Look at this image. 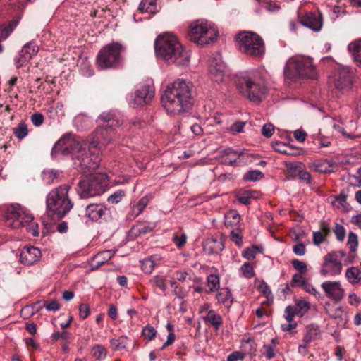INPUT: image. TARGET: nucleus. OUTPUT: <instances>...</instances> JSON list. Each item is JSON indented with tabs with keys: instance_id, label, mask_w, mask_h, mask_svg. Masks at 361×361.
I'll use <instances>...</instances> for the list:
<instances>
[{
	"instance_id": "nucleus-1",
	"label": "nucleus",
	"mask_w": 361,
	"mask_h": 361,
	"mask_svg": "<svg viewBox=\"0 0 361 361\" xmlns=\"http://www.w3.org/2000/svg\"><path fill=\"white\" fill-rule=\"evenodd\" d=\"M53 150L63 155L71 154L75 166L83 173L94 171L100 164L99 149L72 133L64 135L55 144Z\"/></svg>"
},
{
	"instance_id": "nucleus-2",
	"label": "nucleus",
	"mask_w": 361,
	"mask_h": 361,
	"mask_svg": "<svg viewBox=\"0 0 361 361\" xmlns=\"http://www.w3.org/2000/svg\"><path fill=\"white\" fill-rule=\"evenodd\" d=\"M193 85L190 82L178 79L169 84L161 97L164 109L168 114H180L189 111L195 102Z\"/></svg>"
},
{
	"instance_id": "nucleus-3",
	"label": "nucleus",
	"mask_w": 361,
	"mask_h": 361,
	"mask_svg": "<svg viewBox=\"0 0 361 361\" xmlns=\"http://www.w3.org/2000/svg\"><path fill=\"white\" fill-rule=\"evenodd\" d=\"M154 47L157 56L168 63L184 66L189 62V51L183 47L178 37L171 32L158 35Z\"/></svg>"
},
{
	"instance_id": "nucleus-4",
	"label": "nucleus",
	"mask_w": 361,
	"mask_h": 361,
	"mask_svg": "<svg viewBox=\"0 0 361 361\" xmlns=\"http://www.w3.org/2000/svg\"><path fill=\"white\" fill-rule=\"evenodd\" d=\"M70 189L69 184H63L49 192L46 199V206L49 216L61 219L71 210L73 202L68 196Z\"/></svg>"
},
{
	"instance_id": "nucleus-5",
	"label": "nucleus",
	"mask_w": 361,
	"mask_h": 361,
	"mask_svg": "<svg viewBox=\"0 0 361 361\" xmlns=\"http://www.w3.org/2000/svg\"><path fill=\"white\" fill-rule=\"evenodd\" d=\"M284 75L291 80L302 78L315 79L317 72L312 58L297 55L288 60L284 68Z\"/></svg>"
},
{
	"instance_id": "nucleus-6",
	"label": "nucleus",
	"mask_w": 361,
	"mask_h": 361,
	"mask_svg": "<svg viewBox=\"0 0 361 361\" xmlns=\"http://www.w3.org/2000/svg\"><path fill=\"white\" fill-rule=\"evenodd\" d=\"M236 46L239 51L253 59H262L265 54V43L257 33L243 31L235 36Z\"/></svg>"
},
{
	"instance_id": "nucleus-7",
	"label": "nucleus",
	"mask_w": 361,
	"mask_h": 361,
	"mask_svg": "<svg viewBox=\"0 0 361 361\" xmlns=\"http://www.w3.org/2000/svg\"><path fill=\"white\" fill-rule=\"evenodd\" d=\"M187 37L190 42L200 46L214 43L219 37L218 30L207 20L199 19L190 23Z\"/></svg>"
},
{
	"instance_id": "nucleus-8",
	"label": "nucleus",
	"mask_w": 361,
	"mask_h": 361,
	"mask_svg": "<svg viewBox=\"0 0 361 361\" xmlns=\"http://www.w3.org/2000/svg\"><path fill=\"white\" fill-rule=\"evenodd\" d=\"M102 126L98 127L94 133L91 145L97 147L98 145H106L115 137L114 128L121 124L118 116L112 112H103L98 118Z\"/></svg>"
},
{
	"instance_id": "nucleus-9",
	"label": "nucleus",
	"mask_w": 361,
	"mask_h": 361,
	"mask_svg": "<svg viewBox=\"0 0 361 361\" xmlns=\"http://www.w3.org/2000/svg\"><path fill=\"white\" fill-rule=\"evenodd\" d=\"M33 219L32 215L19 204H14L9 207L6 214V223L8 226L18 229L32 224V228L27 229L33 236H37L39 235L38 225L35 224V228H34Z\"/></svg>"
},
{
	"instance_id": "nucleus-10",
	"label": "nucleus",
	"mask_w": 361,
	"mask_h": 361,
	"mask_svg": "<svg viewBox=\"0 0 361 361\" xmlns=\"http://www.w3.org/2000/svg\"><path fill=\"white\" fill-rule=\"evenodd\" d=\"M235 83L242 95L255 103L261 102L267 92L264 86L255 82L246 73L236 75Z\"/></svg>"
},
{
	"instance_id": "nucleus-11",
	"label": "nucleus",
	"mask_w": 361,
	"mask_h": 361,
	"mask_svg": "<svg viewBox=\"0 0 361 361\" xmlns=\"http://www.w3.org/2000/svg\"><path fill=\"white\" fill-rule=\"evenodd\" d=\"M107 186L106 176L99 173L80 180L76 188L77 192L82 199L102 194Z\"/></svg>"
},
{
	"instance_id": "nucleus-12",
	"label": "nucleus",
	"mask_w": 361,
	"mask_h": 361,
	"mask_svg": "<svg viewBox=\"0 0 361 361\" xmlns=\"http://www.w3.org/2000/svg\"><path fill=\"white\" fill-rule=\"evenodd\" d=\"M123 47L118 42H111L104 46L97 56V64L102 69L116 68L122 61Z\"/></svg>"
},
{
	"instance_id": "nucleus-13",
	"label": "nucleus",
	"mask_w": 361,
	"mask_h": 361,
	"mask_svg": "<svg viewBox=\"0 0 361 361\" xmlns=\"http://www.w3.org/2000/svg\"><path fill=\"white\" fill-rule=\"evenodd\" d=\"M353 71L349 66L338 68L334 75V86L341 91L350 89L353 84Z\"/></svg>"
},
{
	"instance_id": "nucleus-14",
	"label": "nucleus",
	"mask_w": 361,
	"mask_h": 361,
	"mask_svg": "<svg viewBox=\"0 0 361 361\" xmlns=\"http://www.w3.org/2000/svg\"><path fill=\"white\" fill-rule=\"evenodd\" d=\"M154 97V88L149 85H144L135 92V97L131 101V104L134 107L142 106L150 102Z\"/></svg>"
},
{
	"instance_id": "nucleus-15",
	"label": "nucleus",
	"mask_w": 361,
	"mask_h": 361,
	"mask_svg": "<svg viewBox=\"0 0 361 361\" xmlns=\"http://www.w3.org/2000/svg\"><path fill=\"white\" fill-rule=\"evenodd\" d=\"M39 49V47L32 42L24 45L15 61L17 68L26 65L38 53Z\"/></svg>"
},
{
	"instance_id": "nucleus-16",
	"label": "nucleus",
	"mask_w": 361,
	"mask_h": 361,
	"mask_svg": "<svg viewBox=\"0 0 361 361\" xmlns=\"http://www.w3.org/2000/svg\"><path fill=\"white\" fill-rule=\"evenodd\" d=\"M42 257L41 250L34 246H25L20 254V261L22 264L30 266L38 262Z\"/></svg>"
},
{
	"instance_id": "nucleus-17",
	"label": "nucleus",
	"mask_w": 361,
	"mask_h": 361,
	"mask_svg": "<svg viewBox=\"0 0 361 361\" xmlns=\"http://www.w3.org/2000/svg\"><path fill=\"white\" fill-rule=\"evenodd\" d=\"M322 288L326 295L336 302L340 301L344 296V290L338 281H325Z\"/></svg>"
},
{
	"instance_id": "nucleus-18",
	"label": "nucleus",
	"mask_w": 361,
	"mask_h": 361,
	"mask_svg": "<svg viewBox=\"0 0 361 361\" xmlns=\"http://www.w3.org/2000/svg\"><path fill=\"white\" fill-rule=\"evenodd\" d=\"M300 23L313 31L318 32L322 27V14L313 12L306 13L301 17Z\"/></svg>"
},
{
	"instance_id": "nucleus-19",
	"label": "nucleus",
	"mask_w": 361,
	"mask_h": 361,
	"mask_svg": "<svg viewBox=\"0 0 361 361\" xmlns=\"http://www.w3.org/2000/svg\"><path fill=\"white\" fill-rule=\"evenodd\" d=\"M107 211L102 204H90L85 208V216L92 221H97L106 215Z\"/></svg>"
},
{
	"instance_id": "nucleus-20",
	"label": "nucleus",
	"mask_w": 361,
	"mask_h": 361,
	"mask_svg": "<svg viewBox=\"0 0 361 361\" xmlns=\"http://www.w3.org/2000/svg\"><path fill=\"white\" fill-rule=\"evenodd\" d=\"M225 65L222 62H217L216 60H211L209 62V70L213 76L212 80L216 82L223 80L225 73Z\"/></svg>"
},
{
	"instance_id": "nucleus-21",
	"label": "nucleus",
	"mask_w": 361,
	"mask_h": 361,
	"mask_svg": "<svg viewBox=\"0 0 361 361\" xmlns=\"http://www.w3.org/2000/svg\"><path fill=\"white\" fill-rule=\"evenodd\" d=\"M156 226V222L138 221L136 225L131 228L130 232L136 236L146 235L152 232Z\"/></svg>"
},
{
	"instance_id": "nucleus-22",
	"label": "nucleus",
	"mask_w": 361,
	"mask_h": 361,
	"mask_svg": "<svg viewBox=\"0 0 361 361\" xmlns=\"http://www.w3.org/2000/svg\"><path fill=\"white\" fill-rule=\"evenodd\" d=\"M224 248L222 240L216 238L207 239L204 244V250L209 255L218 254Z\"/></svg>"
},
{
	"instance_id": "nucleus-23",
	"label": "nucleus",
	"mask_w": 361,
	"mask_h": 361,
	"mask_svg": "<svg viewBox=\"0 0 361 361\" xmlns=\"http://www.w3.org/2000/svg\"><path fill=\"white\" fill-rule=\"evenodd\" d=\"M221 153L220 162L223 164L231 166L234 165L238 159L243 154L241 152H238L230 148L224 149Z\"/></svg>"
},
{
	"instance_id": "nucleus-24",
	"label": "nucleus",
	"mask_w": 361,
	"mask_h": 361,
	"mask_svg": "<svg viewBox=\"0 0 361 361\" xmlns=\"http://www.w3.org/2000/svg\"><path fill=\"white\" fill-rule=\"evenodd\" d=\"M114 254L115 252L111 250H104L97 253L92 259L95 262V265L92 266V269H98L99 267L102 266L105 262L111 259Z\"/></svg>"
},
{
	"instance_id": "nucleus-25",
	"label": "nucleus",
	"mask_w": 361,
	"mask_h": 361,
	"mask_svg": "<svg viewBox=\"0 0 361 361\" xmlns=\"http://www.w3.org/2000/svg\"><path fill=\"white\" fill-rule=\"evenodd\" d=\"M342 270V264L339 261H334V263H324V267L321 270L323 276H334L339 274Z\"/></svg>"
},
{
	"instance_id": "nucleus-26",
	"label": "nucleus",
	"mask_w": 361,
	"mask_h": 361,
	"mask_svg": "<svg viewBox=\"0 0 361 361\" xmlns=\"http://www.w3.org/2000/svg\"><path fill=\"white\" fill-rule=\"evenodd\" d=\"M216 298L218 302L224 304L226 307L230 306L233 301L232 294L228 288H219Z\"/></svg>"
},
{
	"instance_id": "nucleus-27",
	"label": "nucleus",
	"mask_w": 361,
	"mask_h": 361,
	"mask_svg": "<svg viewBox=\"0 0 361 361\" xmlns=\"http://www.w3.org/2000/svg\"><path fill=\"white\" fill-rule=\"evenodd\" d=\"M348 50L353 54L357 65L361 67V39L351 42L348 45Z\"/></svg>"
},
{
	"instance_id": "nucleus-28",
	"label": "nucleus",
	"mask_w": 361,
	"mask_h": 361,
	"mask_svg": "<svg viewBox=\"0 0 361 361\" xmlns=\"http://www.w3.org/2000/svg\"><path fill=\"white\" fill-rule=\"evenodd\" d=\"M345 276L352 284L358 283L361 281V272L358 268L355 267L347 269Z\"/></svg>"
},
{
	"instance_id": "nucleus-29",
	"label": "nucleus",
	"mask_w": 361,
	"mask_h": 361,
	"mask_svg": "<svg viewBox=\"0 0 361 361\" xmlns=\"http://www.w3.org/2000/svg\"><path fill=\"white\" fill-rule=\"evenodd\" d=\"M240 219V215L236 210H229L225 214L224 224L226 226L237 225Z\"/></svg>"
},
{
	"instance_id": "nucleus-30",
	"label": "nucleus",
	"mask_w": 361,
	"mask_h": 361,
	"mask_svg": "<svg viewBox=\"0 0 361 361\" xmlns=\"http://www.w3.org/2000/svg\"><path fill=\"white\" fill-rule=\"evenodd\" d=\"M157 0H142L139 5V11L141 13H154L157 10Z\"/></svg>"
},
{
	"instance_id": "nucleus-31",
	"label": "nucleus",
	"mask_w": 361,
	"mask_h": 361,
	"mask_svg": "<svg viewBox=\"0 0 361 361\" xmlns=\"http://www.w3.org/2000/svg\"><path fill=\"white\" fill-rule=\"evenodd\" d=\"M59 176V171L56 170H45L42 172V180L44 183L49 185L57 181Z\"/></svg>"
},
{
	"instance_id": "nucleus-32",
	"label": "nucleus",
	"mask_w": 361,
	"mask_h": 361,
	"mask_svg": "<svg viewBox=\"0 0 361 361\" xmlns=\"http://www.w3.org/2000/svg\"><path fill=\"white\" fill-rule=\"evenodd\" d=\"M285 164L288 175L292 177L298 176L300 170L304 168V165L301 162H286Z\"/></svg>"
},
{
	"instance_id": "nucleus-33",
	"label": "nucleus",
	"mask_w": 361,
	"mask_h": 361,
	"mask_svg": "<svg viewBox=\"0 0 361 361\" xmlns=\"http://www.w3.org/2000/svg\"><path fill=\"white\" fill-rule=\"evenodd\" d=\"M150 198L147 195L142 197L133 207V217L138 216L146 208L149 202Z\"/></svg>"
},
{
	"instance_id": "nucleus-34",
	"label": "nucleus",
	"mask_w": 361,
	"mask_h": 361,
	"mask_svg": "<svg viewBox=\"0 0 361 361\" xmlns=\"http://www.w3.org/2000/svg\"><path fill=\"white\" fill-rule=\"evenodd\" d=\"M316 171L319 173H331L333 171V166L329 161H319L314 164Z\"/></svg>"
},
{
	"instance_id": "nucleus-35",
	"label": "nucleus",
	"mask_w": 361,
	"mask_h": 361,
	"mask_svg": "<svg viewBox=\"0 0 361 361\" xmlns=\"http://www.w3.org/2000/svg\"><path fill=\"white\" fill-rule=\"evenodd\" d=\"M205 320L209 322L216 328H218L222 324V319L221 316L215 312L214 310H209L205 317Z\"/></svg>"
},
{
	"instance_id": "nucleus-36",
	"label": "nucleus",
	"mask_w": 361,
	"mask_h": 361,
	"mask_svg": "<svg viewBox=\"0 0 361 361\" xmlns=\"http://www.w3.org/2000/svg\"><path fill=\"white\" fill-rule=\"evenodd\" d=\"M207 286L211 292L216 291L219 289L220 280L216 274H209L207 276Z\"/></svg>"
},
{
	"instance_id": "nucleus-37",
	"label": "nucleus",
	"mask_w": 361,
	"mask_h": 361,
	"mask_svg": "<svg viewBox=\"0 0 361 361\" xmlns=\"http://www.w3.org/2000/svg\"><path fill=\"white\" fill-rule=\"evenodd\" d=\"M13 134L19 140H22L28 134L27 124L24 122L20 123L18 126L13 129Z\"/></svg>"
},
{
	"instance_id": "nucleus-38",
	"label": "nucleus",
	"mask_w": 361,
	"mask_h": 361,
	"mask_svg": "<svg viewBox=\"0 0 361 361\" xmlns=\"http://www.w3.org/2000/svg\"><path fill=\"white\" fill-rule=\"evenodd\" d=\"M347 197L348 196L345 192L344 191H341L338 195H331L329 197V199L333 200L331 202L333 206L339 208L346 202Z\"/></svg>"
},
{
	"instance_id": "nucleus-39",
	"label": "nucleus",
	"mask_w": 361,
	"mask_h": 361,
	"mask_svg": "<svg viewBox=\"0 0 361 361\" xmlns=\"http://www.w3.org/2000/svg\"><path fill=\"white\" fill-rule=\"evenodd\" d=\"M255 192L252 190L245 191L243 193L237 195V200L240 204L249 205L251 203V198L255 197L254 194Z\"/></svg>"
},
{
	"instance_id": "nucleus-40",
	"label": "nucleus",
	"mask_w": 361,
	"mask_h": 361,
	"mask_svg": "<svg viewBox=\"0 0 361 361\" xmlns=\"http://www.w3.org/2000/svg\"><path fill=\"white\" fill-rule=\"evenodd\" d=\"M264 177L263 173L258 170H253L247 172L244 176V180L247 181H256Z\"/></svg>"
},
{
	"instance_id": "nucleus-41",
	"label": "nucleus",
	"mask_w": 361,
	"mask_h": 361,
	"mask_svg": "<svg viewBox=\"0 0 361 361\" xmlns=\"http://www.w3.org/2000/svg\"><path fill=\"white\" fill-rule=\"evenodd\" d=\"M320 334L319 328L317 325L310 324L306 328L305 338H314Z\"/></svg>"
},
{
	"instance_id": "nucleus-42",
	"label": "nucleus",
	"mask_w": 361,
	"mask_h": 361,
	"mask_svg": "<svg viewBox=\"0 0 361 361\" xmlns=\"http://www.w3.org/2000/svg\"><path fill=\"white\" fill-rule=\"evenodd\" d=\"M307 282L303 277V274L295 273L293 276L290 285L292 287H303Z\"/></svg>"
},
{
	"instance_id": "nucleus-43",
	"label": "nucleus",
	"mask_w": 361,
	"mask_h": 361,
	"mask_svg": "<svg viewBox=\"0 0 361 361\" xmlns=\"http://www.w3.org/2000/svg\"><path fill=\"white\" fill-rule=\"evenodd\" d=\"M296 310L297 315L302 317L310 309V305L307 302L300 300L295 306H293Z\"/></svg>"
},
{
	"instance_id": "nucleus-44",
	"label": "nucleus",
	"mask_w": 361,
	"mask_h": 361,
	"mask_svg": "<svg viewBox=\"0 0 361 361\" xmlns=\"http://www.w3.org/2000/svg\"><path fill=\"white\" fill-rule=\"evenodd\" d=\"M92 355L98 360H102L106 357V350L102 345H96L92 348Z\"/></svg>"
},
{
	"instance_id": "nucleus-45",
	"label": "nucleus",
	"mask_w": 361,
	"mask_h": 361,
	"mask_svg": "<svg viewBox=\"0 0 361 361\" xmlns=\"http://www.w3.org/2000/svg\"><path fill=\"white\" fill-rule=\"evenodd\" d=\"M259 251V248L256 245H252L250 247L246 248L243 252V257L247 260H251L255 258L256 253Z\"/></svg>"
},
{
	"instance_id": "nucleus-46",
	"label": "nucleus",
	"mask_w": 361,
	"mask_h": 361,
	"mask_svg": "<svg viewBox=\"0 0 361 361\" xmlns=\"http://www.w3.org/2000/svg\"><path fill=\"white\" fill-rule=\"evenodd\" d=\"M125 195L124 190H118L108 197L107 201L112 204H117L121 201Z\"/></svg>"
},
{
	"instance_id": "nucleus-47",
	"label": "nucleus",
	"mask_w": 361,
	"mask_h": 361,
	"mask_svg": "<svg viewBox=\"0 0 361 361\" xmlns=\"http://www.w3.org/2000/svg\"><path fill=\"white\" fill-rule=\"evenodd\" d=\"M143 126V122L139 118H135L125 123L124 127L128 130L134 131L136 129H140Z\"/></svg>"
},
{
	"instance_id": "nucleus-48",
	"label": "nucleus",
	"mask_w": 361,
	"mask_h": 361,
	"mask_svg": "<svg viewBox=\"0 0 361 361\" xmlns=\"http://www.w3.org/2000/svg\"><path fill=\"white\" fill-rule=\"evenodd\" d=\"M293 268L298 271V274H305L307 272V264L299 259H293L292 261Z\"/></svg>"
},
{
	"instance_id": "nucleus-49",
	"label": "nucleus",
	"mask_w": 361,
	"mask_h": 361,
	"mask_svg": "<svg viewBox=\"0 0 361 361\" xmlns=\"http://www.w3.org/2000/svg\"><path fill=\"white\" fill-rule=\"evenodd\" d=\"M348 245L350 247V251L354 252L356 251L358 246L357 236L353 232H350L348 239Z\"/></svg>"
},
{
	"instance_id": "nucleus-50",
	"label": "nucleus",
	"mask_w": 361,
	"mask_h": 361,
	"mask_svg": "<svg viewBox=\"0 0 361 361\" xmlns=\"http://www.w3.org/2000/svg\"><path fill=\"white\" fill-rule=\"evenodd\" d=\"M151 284L158 287L162 291H165L166 289V280L164 277L160 276H156L149 281Z\"/></svg>"
},
{
	"instance_id": "nucleus-51",
	"label": "nucleus",
	"mask_w": 361,
	"mask_h": 361,
	"mask_svg": "<svg viewBox=\"0 0 361 361\" xmlns=\"http://www.w3.org/2000/svg\"><path fill=\"white\" fill-rule=\"evenodd\" d=\"M243 276L247 279H251L255 276L253 267L250 263H245L240 268Z\"/></svg>"
},
{
	"instance_id": "nucleus-52",
	"label": "nucleus",
	"mask_w": 361,
	"mask_h": 361,
	"mask_svg": "<svg viewBox=\"0 0 361 361\" xmlns=\"http://www.w3.org/2000/svg\"><path fill=\"white\" fill-rule=\"evenodd\" d=\"M231 239L238 246H241L243 244V235L241 234V230L237 228L231 231Z\"/></svg>"
},
{
	"instance_id": "nucleus-53",
	"label": "nucleus",
	"mask_w": 361,
	"mask_h": 361,
	"mask_svg": "<svg viewBox=\"0 0 361 361\" xmlns=\"http://www.w3.org/2000/svg\"><path fill=\"white\" fill-rule=\"evenodd\" d=\"M333 231L338 240L343 241L344 240L345 236V230L343 226L339 224H336Z\"/></svg>"
},
{
	"instance_id": "nucleus-54",
	"label": "nucleus",
	"mask_w": 361,
	"mask_h": 361,
	"mask_svg": "<svg viewBox=\"0 0 361 361\" xmlns=\"http://www.w3.org/2000/svg\"><path fill=\"white\" fill-rule=\"evenodd\" d=\"M154 267V262L151 259H147L141 262L142 270L146 273L149 274L152 271Z\"/></svg>"
},
{
	"instance_id": "nucleus-55",
	"label": "nucleus",
	"mask_w": 361,
	"mask_h": 361,
	"mask_svg": "<svg viewBox=\"0 0 361 361\" xmlns=\"http://www.w3.org/2000/svg\"><path fill=\"white\" fill-rule=\"evenodd\" d=\"M43 306L46 308V310L49 311H57L60 309V304L56 300H52L50 301L44 300Z\"/></svg>"
},
{
	"instance_id": "nucleus-56",
	"label": "nucleus",
	"mask_w": 361,
	"mask_h": 361,
	"mask_svg": "<svg viewBox=\"0 0 361 361\" xmlns=\"http://www.w3.org/2000/svg\"><path fill=\"white\" fill-rule=\"evenodd\" d=\"M186 239H187V237L185 233H183L180 235L175 234L173 236L172 240L178 248H180L185 245Z\"/></svg>"
},
{
	"instance_id": "nucleus-57",
	"label": "nucleus",
	"mask_w": 361,
	"mask_h": 361,
	"mask_svg": "<svg viewBox=\"0 0 361 361\" xmlns=\"http://www.w3.org/2000/svg\"><path fill=\"white\" fill-rule=\"evenodd\" d=\"M274 131V126L271 123H265L262 129V134L269 138L271 137L273 135V133Z\"/></svg>"
},
{
	"instance_id": "nucleus-58",
	"label": "nucleus",
	"mask_w": 361,
	"mask_h": 361,
	"mask_svg": "<svg viewBox=\"0 0 361 361\" xmlns=\"http://www.w3.org/2000/svg\"><path fill=\"white\" fill-rule=\"evenodd\" d=\"M295 315H297V312L293 306L289 305L286 308L284 317L287 322H292Z\"/></svg>"
},
{
	"instance_id": "nucleus-59",
	"label": "nucleus",
	"mask_w": 361,
	"mask_h": 361,
	"mask_svg": "<svg viewBox=\"0 0 361 361\" xmlns=\"http://www.w3.org/2000/svg\"><path fill=\"white\" fill-rule=\"evenodd\" d=\"M274 149L282 154H290V148L283 142H276L274 145Z\"/></svg>"
},
{
	"instance_id": "nucleus-60",
	"label": "nucleus",
	"mask_w": 361,
	"mask_h": 361,
	"mask_svg": "<svg viewBox=\"0 0 361 361\" xmlns=\"http://www.w3.org/2000/svg\"><path fill=\"white\" fill-rule=\"evenodd\" d=\"M245 122L237 121V122L234 123L233 124H232L230 126L229 130L233 134H235V133H242L243 131V128L245 127Z\"/></svg>"
},
{
	"instance_id": "nucleus-61",
	"label": "nucleus",
	"mask_w": 361,
	"mask_h": 361,
	"mask_svg": "<svg viewBox=\"0 0 361 361\" xmlns=\"http://www.w3.org/2000/svg\"><path fill=\"white\" fill-rule=\"evenodd\" d=\"M157 331L152 326H147L142 331V336L145 338H154L156 336Z\"/></svg>"
},
{
	"instance_id": "nucleus-62",
	"label": "nucleus",
	"mask_w": 361,
	"mask_h": 361,
	"mask_svg": "<svg viewBox=\"0 0 361 361\" xmlns=\"http://www.w3.org/2000/svg\"><path fill=\"white\" fill-rule=\"evenodd\" d=\"M293 252L298 256H303L306 252L305 245L302 243H298L293 247Z\"/></svg>"
},
{
	"instance_id": "nucleus-63",
	"label": "nucleus",
	"mask_w": 361,
	"mask_h": 361,
	"mask_svg": "<svg viewBox=\"0 0 361 361\" xmlns=\"http://www.w3.org/2000/svg\"><path fill=\"white\" fill-rule=\"evenodd\" d=\"M44 121L43 114L40 113H35L31 116V121L35 126H41Z\"/></svg>"
},
{
	"instance_id": "nucleus-64",
	"label": "nucleus",
	"mask_w": 361,
	"mask_h": 361,
	"mask_svg": "<svg viewBox=\"0 0 361 361\" xmlns=\"http://www.w3.org/2000/svg\"><path fill=\"white\" fill-rule=\"evenodd\" d=\"M245 354L240 351H235L227 357V361L243 360Z\"/></svg>"
}]
</instances>
